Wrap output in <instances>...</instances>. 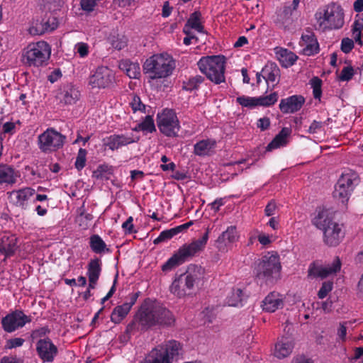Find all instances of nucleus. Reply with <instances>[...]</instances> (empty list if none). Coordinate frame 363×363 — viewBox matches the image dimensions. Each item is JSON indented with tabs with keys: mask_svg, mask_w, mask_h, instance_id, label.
I'll return each instance as SVG.
<instances>
[{
	"mask_svg": "<svg viewBox=\"0 0 363 363\" xmlns=\"http://www.w3.org/2000/svg\"><path fill=\"white\" fill-rule=\"evenodd\" d=\"M89 245L92 251L97 254H101L105 251L109 252V250L106 248V243L98 235H93L89 238Z\"/></svg>",
	"mask_w": 363,
	"mask_h": 363,
	"instance_id": "f704fd0d",
	"label": "nucleus"
},
{
	"mask_svg": "<svg viewBox=\"0 0 363 363\" xmlns=\"http://www.w3.org/2000/svg\"><path fill=\"white\" fill-rule=\"evenodd\" d=\"M347 325H352L351 321L344 322L340 324V327L337 330V335L340 339L342 341L345 340L346 334H347Z\"/></svg>",
	"mask_w": 363,
	"mask_h": 363,
	"instance_id": "6e6d98bb",
	"label": "nucleus"
},
{
	"mask_svg": "<svg viewBox=\"0 0 363 363\" xmlns=\"http://www.w3.org/2000/svg\"><path fill=\"white\" fill-rule=\"evenodd\" d=\"M353 75H354V69L352 68V67H351V66L345 67L341 71V74L339 77V79L341 81H349L350 79H352Z\"/></svg>",
	"mask_w": 363,
	"mask_h": 363,
	"instance_id": "3c124183",
	"label": "nucleus"
},
{
	"mask_svg": "<svg viewBox=\"0 0 363 363\" xmlns=\"http://www.w3.org/2000/svg\"><path fill=\"white\" fill-rule=\"evenodd\" d=\"M312 223L322 231L328 228V226L330 227L337 223L334 221L333 212L326 208H318Z\"/></svg>",
	"mask_w": 363,
	"mask_h": 363,
	"instance_id": "a211bd4d",
	"label": "nucleus"
},
{
	"mask_svg": "<svg viewBox=\"0 0 363 363\" xmlns=\"http://www.w3.org/2000/svg\"><path fill=\"white\" fill-rule=\"evenodd\" d=\"M238 238L235 227L230 226L218 238L216 246L220 251H225L229 245L237 241Z\"/></svg>",
	"mask_w": 363,
	"mask_h": 363,
	"instance_id": "b1692460",
	"label": "nucleus"
},
{
	"mask_svg": "<svg viewBox=\"0 0 363 363\" xmlns=\"http://www.w3.org/2000/svg\"><path fill=\"white\" fill-rule=\"evenodd\" d=\"M157 126L168 137H175L180 129L179 121L173 110L165 109L157 115Z\"/></svg>",
	"mask_w": 363,
	"mask_h": 363,
	"instance_id": "9b49d317",
	"label": "nucleus"
},
{
	"mask_svg": "<svg viewBox=\"0 0 363 363\" xmlns=\"http://www.w3.org/2000/svg\"><path fill=\"white\" fill-rule=\"evenodd\" d=\"M323 123L314 121L310 125L308 131L311 133H315L322 127Z\"/></svg>",
	"mask_w": 363,
	"mask_h": 363,
	"instance_id": "69168bd1",
	"label": "nucleus"
},
{
	"mask_svg": "<svg viewBox=\"0 0 363 363\" xmlns=\"http://www.w3.org/2000/svg\"><path fill=\"white\" fill-rule=\"evenodd\" d=\"M36 351L43 362H52L57 354V347L49 338L40 339L36 344Z\"/></svg>",
	"mask_w": 363,
	"mask_h": 363,
	"instance_id": "f3484780",
	"label": "nucleus"
},
{
	"mask_svg": "<svg viewBox=\"0 0 363 363\" xmlns=\"http://www.w3.org/2000/svg\"><path fill=\"white\" fill-rule=\"evenodd\" d=\"M56 99L62 105H73L80 98L78 89L72 84H65L57 91Z\"/></svg>",
	"mask_w": 363,
	"mask_h": 363,
	"instance_id": "4468645a",
	"label": "nucleus"
},
{
	"mask_svg": "<svg viewBox=\"0 0 363 363\" xmlns=\"http://www.w3.org/2000/svg\"><path fill=\"white\" fill-rule=\"evenodd\" d=\"M101 0H81L80 6L82 9L87 13L93 11Z\"/></svg>",
	"mask_w": 363,
	"mask_h": 363,
	"instance_id": "de8ad7c7",
	"label": "nucleus"
},
{
	"mask_svg": "<svg viewBox=\"0 0 363 363\" xmlns=\"http://www.w3.org/2000/svg\"><path fill=\"white\" fill-rule=\"evenodd\" d=\"M333 289V283L330 281H325L323 283L322 286L320 287L318 296L319 298H324L330 291Z\"/></svg>",
	"mask_w": 363,
	"mask_h": 363,
	"instance_id": "8fccbe9b",
	"label": "nucleus"
},
{
	"mask_svg": "<svg viewBox=\"0 0 363 363\" xmlns=\"http://www.w3.org/2000/svg\"><path fill=\"white\" fill-rule=\"evenodd\" d=\"M280 70L274 63L266 65L262 70V77L267 81L271 82H278Z\"/></svg>",
	"mask_w": 363,
	"mask_h": 363,
	"instance_id": "2f4dec72",
	"label": "nucleus"
},
{
	"mask_svg": "<svg viewBox=\"0 0 363 363\" xmlns=\"http://www.w3.org/2000/svg\"><path fill=\"white\" fill-rule=\"evenodd\" d=\"M66 137L54 128H48L38 136V146L45 153L55 152L64 145Z\"/></svg>",
	"mask_w": 363,
	"mask_h": 363,
	"instance_id": "9d476101",
	"label": "nucleus"
},
{
	"mask_svg": "<svg viewBox=\"0 0 363 363\" xmlns=\"http://www.w3.org/2000/svg\"><path fill=\"white\" fill-rule=\"evenodd\" d=\"M205 269L201 266L191 264L184 274L174 279L170 291L179 298L191 295L204 277Z\"/></svg>",
	"mask_w": 363,
	"mask_h": 363,
	"instance_id": "f03ea898",
	"label": "nucleus"
},
{
	"mask_svg": "<svg viewBox=\"0 0 363 363\" xmlns=\"http://www.w3.org/2000/svg\"><path fill=\"white\" fill-rule=\"evenodd\" d=\"M226 58L223 55L203 57L197 65L200 71L216 84L225 82Z\"/></svg>",
	"mask_w": 363,
	"mask_h": 363,
	"instance_id": "423d86ee",
	"label": "nucleus"
},
{
	"mask_svg": "<svg viewBox=\"0 0 363 363\" xmlns=\"http://www.w3.org/2000/svg\"><path fill=\"white\" fill-rule=\"evenodd\" d=\"M175 228L162 231L160 235L154 240V244H158L161 242L166 241L171 239L174 235H177Z\"/></svg>",
	"mask_w": 363,
	"mask_h": 363,
	"instance_id": "a19ab883",
	"label": "nucleus"
},
{
	"mask_svg": "<svg viewBox=\"0 0 363 363\" xmlns=\"http://www.w3.org/2000/svg\"><path fill=\"white\" fill-rule=\"evenodd\" d=\"M24 341V339L21 337L12 338L7 340L6 347L9 349L21 347L23 344Z\"/></svg>",
	"mask_w": 363,
	"mask_h": 363,
	"instance_id": "864d4df0",
	"label": "nucleus"
},
{
	"mask_svg": "<svg viewBox=\"0 0 363 363\" xmlns=\"http://www.w3.org/2000/svg\"><path fill=\"white\" fill-rule=\"evenodd\" d=\"M208 238V230H207L202 238L192 242L190 244L184 245L162 265V271H170L179 265L183 264L189 258L194 257L197 252L201 251L204 248Z\"/></svg>",
	"mask_w": 363,
	"mask_h": 363,
	"instance_id": "20e7f679",
	"label": "nucleus"
},
{
	"mask_svg": "<svg viewBox=\"0 0 363 363\" xmlns=\"http://www.w3.org/2000/svg\"><path fill=\"white\" fill-rule=\"evenodd\" d=\"M79 211H80L79 214L77 218V222L79 223V225H83V224L82 223V221L84 218H85L86 220H87V221H90L92 220L93 216L91 214L85 213L84 212V211H82L81 209Z\"/></svg>",
	"mask_w": 363,
	"mask_h": 363,
	"instance_id": "bf43d9fd",
	"label": "nucleus"
},
{
	"mask_svg": "<svg viewBox=\"0 0 363 363\" xmlns=\"http://www.w3.org/2000/svg\"><path fill=\"white\" fill-rule=\"evenodd\" d=\"M142 130L152 133L156 130L154 121L150 116H146L145 120L140 123Z\"/></svg>",
	"mask_w": 363,
	"mask_h": 363,
	"instance_id": "37998d69",
	"label": "nucleus"
},
{
	"mask_svg": "<svg viewBox=\"0 0 363 363\" xmlns=\"http://www.w3.org/2000/svg\"><path fill=\"white\" fill-rule=\"evenodd\" d=\"M214 140H202L194 145V153L198 156H206L210 155L216 146Z\"/></svg>",
	"mask_w": 363,
	"mask_h": 363,
	"instance_id": "c756f323",
	"label": "nucleus"
},
{
	"mask_svg": "<svg viewBox=\"0 0 363 363\" xmlns=\"http://www.w3.org/2000/svg\"><path fill=\"white\" fill-rule=\"evenodd\" d=\"M294 347V342L288 337H282L274 346V355L278 359H284L291 354Z\"/></svg>",
	"mask_w": 363,
	"mask_h": 363,
	"instance_id": "5701e85b",
	"label": "nucleus"
},
{
	"mask_svg": "<svg viewBox=\"0 0 363 363\" xmlns=\"http://www.w3.org/2000/svg\"><path fill=\"white\" fill-rule=\"evenodd\" d=\"M35 193V189L30 187H26L21 189L12 191V194L16 195V205L22 208H26L27 201L33 196Z\"/></svg>",
	"mask_w": 363,
	"mask_h": 363,
	"instance_id": "c85d7f7f",
	"label": "nucleus"
},
{
	"mask_svg": "<svg viewBox=\"0 0 363 363\" xmlns=\"http://www.w3.org/2000/svg\"><path fill=\"white\" fill-rule=\"evenodd\" d=\"M57 26V23L55 17L49 18L46 21H43L36 24V27L31 28L30 33L31 34L41 35L46 31H52Z\"/></svg>",
	"mask_w": 363,
	"mask_h": 363,
	"instance_id": "7c9ffc66",
	"label": "nucleus"
},
{
	"mask_svg": "<svg viewBox=\"0 0 363 363\" xmlns=\"http://www.w3.org/2000/svg\"><path fill=\"white\" fill-rule=\"evenodd\" d=\"M315 19L317 21L316 29L324 31L326 29H329V24L327 23V20L325 19V11L317 12L315 13Z\"/></svg>",
	"mask_w": 363,
	"mask_h": 363,
	"instance_id": "c03bdc74",
	"label": "nucleus"
},
{
	"mask_svg": "<svg viewBox=\"0 0 363 363\" xmlns=\"http://www.w3.org/2000/svg\"><path fill=\"white\" fill-rule=\"evenodd\" d=\"M174 322V315L169 310L158 303L145 301L127 325L126 332L146 330L153 326L170 327Z\"/></svg>",
	"mask_w": 363,
	"mask_h": 363,
	"instance_id": "f257e3e1",
	"label": "nucleus"
},
{
	"mask_svg": "<svg viewBox=\"0 0 363 363\" xmlns=\"http://www.w3.org/2000/svg\"><path fill=\"white\" fill-rule=\"evenodd\" d=\"M204 78L196 75L189 78L186 82H184V89L189 91L198 89L199 86L203 82Z\"/></svg>",
	"mask_w": 363,
	"mask_h": 363,
	"instance_id": "ea45409f",
	"label": "nucleus"
},
{
	"mask_svg": "<svg viewBox=\"0 0 363 363\" xmlns=\"http://www.w3.org/2000/svg\"><path fill=\"white\" fill-rule=\"evenodd\" d=\"M359 180V176L354 172L349 171L342 174L335 185L333 191L334 197L341 200L342 203H345L354 186L358 184Z\"/></svg>",
	"mask_w": 363,
	"mask_h": 363,
	"instance_id": "1a4fd4ad",
	"label": "nucleus"
},
{
	"mask_svg": "<svg viewBox=\"0 0 363 363\" xmlns=\"http://www.w3.org/2000/svg\"><path fill=\"white\" fill-rule=\"evenodd\" d=\"M130 106L133 111H140L145 112V106L142 103L140 98L138 96H133L130 102Z\"/></svg>",
	"mask_w": 363,
	"mask_h": 363,
	"instance_id": "09e8293b",
	"label": "nucleus"
},
{
	"mask_svg": "<svg viewBox=\"0 0 363 363\" xmlns=\"http://www.w3.org/2000/svg\"><path fill=\"white\" fill-rule=\"evenodd\" d=\"M135 141L132 138L123 135H113L104 140V145L108 147L111 150H115Z\"/></svg>",
	"mask_w": 363,
	"mask_h": 363,
	"instance_id": "bb28decb",
	"label": "nucleus"
},
{
	"mask_svg": "<svg viewBox=\"0 0 363 363\" xmlns=\"http://www.w3.org/2000/svg\"><path fill=\"white\" fill-rule=\"evenodd\" d=\"M175 67L174 61L167 54L154 55L146 60L143 71L152 79L169 76Z\"/></svg>",
	"mask_w": 363,
	"mask_h": 363,
	"instance_id": "39448f33",
	"label": "nucleus"
},
{
	"mask_svg": "<svg viewBox=\"0 0 363 363\" xmlns=\"http://www.w3.org/2000/svg\"><path fill=\"white\" fill-rule=\"evenodd\" d=\"M305 102L301 95H294L281 100L279 108L283 113H291L300 110Z\"/></svg>",
	"mask_w": 363,
	"mask_h": 363,
	"instance_id": "aec40b11",
	"label": "nucleus"
},
{
	"mask_svg": "<svg viewBox=\"0 0 363 363\" xmlns=\"http://www.w3.org/2000/svg\"><path fill=\"white\" fill-rule=\"evenodd\" d=\"M17 249V238L13 235H0V253L6 257L12 256Z\"/></svg>",
	"mask_w": 363,
	"mask_h": 363,
	"instance_id": "393cba45",
	"label": "nucleus"
},
{
	"mask_svg": "<svg viewBox=\"0 0 363 363\" xmlns=\"http://www.w3.org/2000/svg\"><path fill=\"white\" fill-rule=\"evenodd\" d=\"M323 241L330 247L339 245L344 237V233L342 232V229L338 223L330 227L328 226V228L323 230Z\"/></svg>",
	"mask_w": 363,
	"mask_h": 363,
	"instance_id": "412c9836",
	"label": "nucleus"
},
{
	"mask_svg": "<svg viewBox=\"0 0 363 363\" xmlns=\"http://www.w3.org/2000/svg\"><path fill=\"white\" fill-rule=\"evenodd\" d=\"M86 150L85 149L80 148L75 162V167L78 170H81L84 167L86 164Z\"/></svg>",
	"mask_w": 363,
	"mask_h": 363,
	"instance_id": "49530a36",
	"label": "nucleus"
},
{
	"mask_svg": "<svg viewBox=\"0 0 363 363\" xmlns=\"http://www.w3.org/2000/svg\"><path fill=\"white\" fill-rule=\"evenodd\" d=\"M292 363H314L313 360L305 355H297L293 358Z\"/></svg>",
	"mask_w": 363,
	"mask_h": 363,
	"instance_id": "13d9d810",
	"label": "nucleus"
},
{
	"mask_svg": "<svg viewBox=\"0 0 363 363\" xmlns=\"http://www.w3.org/2000/svg\"><path fill=\"white\" fill-rule=\"evenodd\" d=\"M341 261L338 257H336L330 265L325 267H315L314 265L310 267L308 274L313 277L325 278L328 275L335 274L340 270Z\"/></svg>",
	"mask_w": 363,
	"mask_h": 363,
	"instance_id": "6ab92c4d",
	"label": "nucleus"
},
{
	"mask_svg": "<svg viewBox=\"0 0 363 363\" xmlns=\"http://www.w3.org/2000/svg\"><path fill=\"white\" fill-rule=\"evenodd\" d=\"M182 354L179 342L171 340L152 350L149 357L139 363H172Z\"/></svg>",
	"mask_w": 363,
	"mask_h": 363,
	"instance_id": "6e6552de",
	"label": "nucleus"
},
{
	"mask_svg": "<svg viewBox=\"0 0 363 363\" xmlns=\"http://www.w3.org/2000/svg\"><path fill=\"white\" fill-rule=\"evenodd\" d=\"M284 306L283 296L275 291L269 294L262 301V305L263 310L269 313H273L277 309L282 308Z\"/></svg>",
	"mask_w": 363,
	"mask_h": 363,
	"instance_id": "4be33fe9",
	"label": "nucleus"
},
{
	"mask_svg": "<svg viewBox=\"0 0 363 363\" xmlns=\"http://www.w3.org/2000/svg\"><path fill=\"white\" fill-rule=\"evenodd\" d=\"M278 94L274 92L269 96L259 97H250L241 96L236 99L237 102L244 107L254 108L257 106H269L277 102Z\"/></svg>",
	"mask_w": 363,
	"mask_h": 363,
	"instance_id": "2eb2a0df",
	"label": "nucleus"
},
{
	"mask_svg": "<svg viewBox=\"0 0 363 363\" xmlns=\"http://www.w3.org/2000/svg\"><path fill=\"white\" fill-rule=\"evenodd\" d=\"M115 82L113 72L105 66L99 67L89 78V84L92 88L105 89Z\"/></svg>",
	"mask_w": 363,
	"mask_h": 363,
	"instance_id": "f8f14e48",
	"label": "nucleus"
},
{
	"mask_svg": "<svg viewBox=\"0 0 363 363\" xmlns=\"http://www.w3.org/2000/svg\"><path fill=\"white\" fill-rule=\"evenodd\" d=\"M49 332V330L45 328H41L38 330H35L32 333L33 338H36L39 337H43L46 335V333Z\"/></svg>",
	"mask_w": 363,
	"mask_h": 363,
	"instance_id": "338daca9",
	"label": "nucleus"
},
{
	"mask_svg": "<svg viewBox=\"0 0 363 363\" xmlns=\"http://www.w3.org/2000/svg\"><path fill=\"white\" fill-rule=\"evenodd\" d=\"M281 269L279 257L277 252H268L255 263L256 277L266 284H272L280 276Z\"/></svg>",
	"mask_w": 363,
	"mask_h": 363,
	"instance_id": "7ed1b4c3",
	"label": "nucleus"
},
{
	"mask_svg": "<svg viewBox=\"0 0 363 363\" xmlns=\"http://www.w3.org/2000/svg\"><path fill=\"white\" fill-rule=\"evenodd\" d=\"M129 69L125 73L131 79H138L140 75V68L138 62L130 61Z\"/></svg>",
	"mask_w": 363,
	"mask_h": 363,
	"instance_id": "a18cd8bd",
	"label": "nucleus"
},
{
	"mask_svg": "<svg viewBox=\"0 0 363 363\" xmlns=\"http://www.w3.org/2000/svg\"><path fill=\"white\" fill-rule=\"evenodd\" d=\"M107 167L106 166H99L98 168L93 172V177L96 179H101L103 177V173L106 172Z\"/></svg>",
	"mask_w": 363,
	"mask_h": 363,
	"instance_id": "0e129e2a",
	"label": "nucleus"
},
{
	"mask_svg": "<svg viewBox=\"0 0 363 363\" xmlns=\"http://www.w3.org/2000/svg\"><path fill=\"white\" fill-rule=\"evenodd\" d=\"M139 296V293H134L130 294V296L128 297V301L125 302L124 305H128V308L130 310L131 307L135 303L138 298Z\"/></svg>",
	"mask_w": 363,
	"mask_h": 363,
	"instance_id": "680f3d73",
	"label": "nucleus"
},
{
	"mask_svg": "<svg viewBox=\"0 0 363 363\" xmlns=\"http://www.w3.org/2000/svg\"><path fill=\"white\" fill-rule=\"evenodd\" d=\"M30 319L22 311H16L7 315L2 319L1 323L4 329L9 333L13 332L18 328H22Z\"/></svg>",
	"mask_w": 363,
	"mask_h": 363,
	"instance_id": "dca6fc26",
	"label": "nucleus"
},
{
	"mask_svg": "<svg viewBox=\"0 0 363 363\" xmlns=\"http://www.w3.org/2000/svg\"><path fill=\"white\" fill-rule=\"evenodd\" d=\"M289 134V130L287 128H284L278 135L272 140V141L267 145V150L279 147L286 143V137Z\"/></svg>",
	"mask_w": 363,
	"mask_h": 363,
	"instance_id": "72a5a7b5",
	"label": "nucleus"
},
{
	"mask_svg": "<svg viewBox=\"0 0 363 363\" xmlns=\"http://www.w3.org/2000/svg\"><path fill=\"white\" fill-rule=\"evenodd\" d=\"M270 125V121L268 118H262L258 121L257 127L262 130H267Z\"/></svg>",
	"mask_w": 363,
	"mask_h": 363,
	"instance_id": "e2e57ef3",
	"label": "nucleus"
},
{
	"mask_svg": "<svg viewBox=\"0 0 363 363\" xmlns=\"http://www.w3.org/2000/svg\"><path fill=\"white\" fill-rule=\"evenodd\" d=\"M354 48V42L349 38H345L342 40L341 50L345 53H349Z\"/></svg>",
	"mask_w": 363,
	"mask_h": 363,
	"instance_id": "603ef678",
	"label": "nucleus"
},
{
	"mask_svg": "<svg viewBox=\"0 0 363 363\" xmlns=\"http://www.w3.org/2000/svg\"><path fill=\"white\" fill-rule=\"evenodd\" d=\"M325 19L329 24V29H339L344 24V12L342 7L335 4L331 3L325 9Z\"/></svg>",
	"mask_w": 363,
	"mask_h": 363,
	"instance_id": "ddd939ff",
	"label": "nucleus"
},
{
	"mask_svg": "<svg viewBox=\"0 0 363 363\" xmlns=\"http://www.w3.org/2000/svg\"><path fill=\"white\" fill-rule=\"evenodd\" d=\"M0 363H22L20 359L14 357H4Z\"/></svg>",
	"mask_w": 363,
	"mask_h": 363,
	"instance_id": "774afa93",
	"label": "nucleus"
},
{
	"mask_svg": "<svg viewBox=\"0 0 363 363\" xmlns=\"http://www.w3.org/2000/svg\"><path fill=\"white\" fill-rule=\"evenodd\" d=\"M277 206L274 201H271L265 208V214L267 216H271L274 214Z\"/></svg>",
	"mask_w": 363,
	"mask_h": 363,
	"instance_id": "052dcab7",
	"label": "nucleus"
},
{
	"mask_svg": "<svg viewBox=\"0 0 363 363\" xmlns=\"http://www.w3.org/2000/svg\"><path fill=\"white\" fill-rule=\"evenodd\" d=\"M302 40L306 44L303 50L304 55L310 56L317 53L319 50V45L315 35L309 30H306V33L301 36Z\"/></svg>",
	"mask_w": 363,
	"mask_h": 363,
	"instance_id": "cd10ccee",
	"label": "nucleus"
},
{
	"mask_svg": "<svg viewBox=\"0 0 363 363\" xmlns=\"http://www.w3.org/2000/svg\"><path fill=\"white\" fill-rule=\"evenodd\" d=\"M133 218L130 216L125 222H124L122 225V228L125 230L126 233H133L135 231L133 230Z\"/></svg>",
	"mask_w": 363,
	"mask_h": 363,
	"instance_id": "4d7b16f0",
	"label": "nucleus"
},
{
	"mask_svg": "<svg viewBox=\"0 0 363 363\" xmlns=\"http://www.w3.org/2000/svg\"><path fill=\"white\" fill-rule=\"evenodd\" d=\"M128 305L122 304L116 306L111 315V320L114 323H119L128 315L130 311Z\"/></svg>",
	"mask_w": 363,
	"mask_h": 363,
	"instance_id": "c9c22d12",
	"label": "nucleus"
},
{
	"mask_svg": "<svg viewBox=\"0 0 363 363\" xmlns=\"http://www.w3.org/2000/svg\"><path fill=\"white\" fill-rule=\"evenodd\" d=\"M75 49L82 57H86L89 53V46L84 43H77L75 46Z\"/></svg>",
	"mask_w": 363,
	"mask_h": 363,
	"instance_id": "5fc2aeb1",
	"label": "nucleus"
},
{
	"mask_svg": "<svg viewBox=\"0 0 363 363\" xmlns=\"http://www.w3.org/2000/svg\"><path fill=\"white\" fill-rule=\"evenodd\" d=\"M51 54V48L45 41L29 44L23 52L22 60L30 67H40L48 64Z\"/></svg>",
	"mask_w": 363,
	"mask_h": 363,
	"instance_id": "0eeeda50",
	"label": "nucleus"
},
{
	"mask_svg": "<svg viewBox=\"0 0 363 363\" xmlns=\"http://www.w3.org/2000/svg\"><path fill=\"white\" fill-rule=\"evenodd\" d=\"M101 271L100 260L99 259H91L88 265L87 275L89 279L98 280Z\"/></svg>",
	"mask_w": 363,
	"mask_h": 363,
	"instance_id": "e433bc0d",
	"label": "nucleus"
},
{
	"mask_svg": "<svg viewBox=\"0 0 363 363\" xmlns=\"http://www.w3.org/2000/svg\"><path fill=\"white\" fill-rule=\"evenodd\" d=\"M311 86L313 89V96L315 99H320L321 96L322 91H321V85L322 80L319 79L318 77H313L311 81Z\"/></svg>",
	"mask_w": 363,
	"mask_h": 363,
	"instance_id": "79ce46f5",
	"label": "nucleus"
},
{
	"mask_svg": "<svg viewBox=\"0 0 363 363\" xmlns=\"http://www.w3.org/2000/svg\"><path fill=\"white\" fill-rule=\"evenodd\" d=\"M20 177L18 171L8 164H0V184H13Z\"/></svg>",
	"mask_w": 363,
	"mask_h": 363,
	"instance_id": "a878e982",
	"label": "nucleus"
},
{
	"mask_svg": "<svg viewBox=\"0 0 363 363\" xmlns=\"http://www.w3.org/2000/svg\"><path fill=\"white\" fill-rule=\"evenodd\" d=\"M201 13L199 12H194L189 18L184 28V32L188 35V32L186 30V27H190L191 28H194L196 30L199 32H202L203 27V26L199 23V18H200Z\"/></svg>",
	"mask_w": 363,
	"mask_h": 363,
	"instance_id": "4c0bfd02",
	"label": "nucleus"
},
{
	"mask_svg": "<svg viewBox=\"0 0 363 363\" xmlns=\"http://www.w3.org/2000/svg\"><path fill=\"white\" fill-rule=\"evenodd\" d=\"M242 291L237 289L233 291L232 295L228 298V304L230 306H242Z\"/></svg>",
	"mask_w": 363,
	"mask_h": 363,
	"instance_id": "58836bf2",
	"label": "nucleus"
},
{
	"mask_svg": "<svg viewBox=\"0 0 363 363\" xmlns=\"http://www.w3.org/2000/svg\"><path fill=\"white\" fill-rule=\"evenodd\" d=\"M279 60L283 67H289L293 65L298 57L294 52L289 51L286 49H281L279 52Z\"/></svg>",
	"mask_w": 363,
	"mask_h": 363,
	"instance_id": "473e14b6",
	"label": "nucleus"
}]
</instances>
